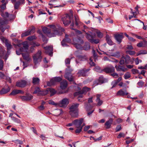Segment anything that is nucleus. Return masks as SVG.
Wrapping results in <instances>:
<instances>
[{"mask_svg": "<svg viewBox=\"0 0 147 147\" xmlns=\"http://www.w3.org/2000/svg\"><path fill=\"white\" fill-rule=\"evenodd\" d=\"M114 70V67L112 66L110 67H107L103 69V71L107 73L113 72Z\"/></svg>", "mask_w": 147, "mask_h": 147, "instance_id": "b1692460", "label": "nucleus"}, {"mask_svg": "<svg viewBox=\"0 0 147 147\" xmlns=\"http://www.w3.org/2000/svg\"><path fill=\"white\" fill-rule=\"evenodd\" d=\"M79 104L74 103L70 107L69 113L72 117H77L78 115V107Z\"/></svg>", "mask_w": 147, "mask_h": 147, "instance_id": "f03ea898", "label": "nucleus"}, {"mask_svg": "<svg viewBox=\"0 0 147 147\" xmlns=\"http://www.w3.org/2000/svg\"><path fill=\"white\" fill-rule=\"evenodd\" d=\"M99 82L101 83H103L107 81V80L105 79L102 76H100L99 77L98 79Z\"/></svg>", "mask_w": 147, "mask_h": 147, "instance_id": "4c0bfd02", "label": "nucleus"}, {"mask_svg": "<svg viewBox=\"0 0 147 147\" xmlns=\"http://www.w3.org/2000/svg\"><path fill=\"white\" fill-rule=\"evenodd\" d=\"M0 14L4 18H7L9 20H13L15 18V16L14 15L9 14L7 12L5 13L3 12L1 10H0Z\"/></svg>", "mask_w": 147, "mask_h": 147, "instance_id": "6e6552de", "label": "nucleus"}, {"mask_svg": "<svg viewBox=\"0 0 147 147\" xmlns=\"http://www.w3.org/2000/svg\"><path fill=\"white\" fill-rule=\"evenodd\" d=\"M12 40L13 42H15L16 44H18L17 45H16L15 43L13 44V45L16 47L18 46L19 47H20L22 44L19 43V41L18 40L15 38H12Z\"/></svg>", "mask_w": 147, "mask_h": 147, "instance_id": "c9c22d12", "label": "nucleus"}, {"mask_svg": "<svg viewBox=\"0 0 147 147\" xmlns=\"http://www.w3.org/2000/svg\"><path fill=\"white\" fill-rule=\"evenodd\" d=\"M10 90V88L9 87L6 88H3L0 91V94L2 95L5 94L8 92Z\"/></svg>", "mask_w": 147, "mask_h": 147, "instance_id": "c756f323", "label": "nucleus"}, {"mask_svg": "<svg viewBox=\"0 0 147 147\" xmlns=\"http://www.w3.org/2000/svg\"><path fill=\"white\" fill-rule=\"evenodd\" d=\"M91 42V43H94L95 44H97L99 42V40L98 39H94L93 38Z\"/></svg>", "mask_w": 147, "mask_h": 147, "instance_id": "69168bd1", "label": "nucleus"}, {"mask_svg": "<svg viewBox=\"0 0 147 147\" xmlns=\"http://www.w3.org/2000/svg\"><path fill=\"white\" fill-rule=\"evenodd\" d=\"M53 78L55 79V81H56L57 82H59L61 80V78L59 77H55Z\"/></svg>", "mask_w": 147, "mask_h": 147, "instance_id": "bf43d9fd", "label": "nucleus"}, {"mask_svg": "<svg viewBox=\"0 0 147 147\" xmlns=\"http://www.w3.org/2000/svg\"><path fill=\"white\" fill-rule=\"evenodd\" d=\"M74 33L76 36H78V34H81V32L79 30H77L76 29H74V31L73 32Z\"/></svg>", "mask_w": 147, "mask_h": 147, "instance_id": "6e6d98bb", "label": "nucleus"}, {"mask_svg": "<svg viewBox=\"0 0 147 147\" xmlns=\"http://www.w3.org/2000/svg\"><path fill=\"white\" fill-rule=\"evenodd\" d=\"M93 69L94 71L99 73H101L103 71V69L101 70L100 67L99 66L96 67L94 68Z\"/></svg>", "mask_w": 147, "mask_h": 147, "instance_id": "ea45409f", "label": "nucleus"}, {"mask_svg": "<svg viewBox=\"0 0 147 147\" xmlns=\"http://www.w3.org/2000/svg\"><path fill=\"white\" fill-rule=\"evenodd\" d=\"M75 20V24L77 26H79L82 24L81 23L79 20V18L78 16L77 15L74 16Z\"/></svg>", "mask_w": 147, "mask_h": 147, "instance_id": "7c9ffc66", "label": "nucleus"}, {"mask_svg": "<svg viewBox=\"0 0 147 147\" xmlns=\"http://www.w3.org/2000/svg\"><path fill=\"white\" fill-rule=\"evenodd\" d=\"M144 82L142 81L139 82L137 83L138 85L139 86V87H142L144 84Z\"/></svg>", "mask_w": 147, "mask_h": 147, "instance_id": "052dcab7", "label": "nucleus"}, {"mask_svg": "<svg viewBox=\"0 0 147 147\" xmlns=\"http://www.w3.org/2000/svg\"><path fill=\"white\" fill-rule=\"evenodd\" d=\"M96 102H97V105L98 106H100L102 104L103 101L100 99L99 100H96Z\"/></svg>", "mask_w": 147, "mask_h": 147, "instance_id": "680f3d73", "label": "nucleus"}, {"mask_svg": "<svg viewBox=\"0 0 147 147\" xmlns=\"http://www.w3.org/2000/svg\"><path fill=\"white\" fill-rule=\"evenodd\" d=\"M40 79L37 77H33L32 78V83L35 84H37L39 83Z\"/></svg>", "mask_w": 147, "mask_h": 147, "instance_id": "e433bc0d", "label": "nucleus"}, {"mask_svg": "<svg viewBox=\"0 0 147 147\" xmlns=\"http://www.w3.org/2000/svg\"><path fill=\"white\" fill-rule=\"evenodd\" d=\"M115 67L117 71L125 72L127 70V69L126 68L125 66L123 65H119L117 66L116 65Z\"/></svg>", "mask_w": 147, "mask_h": 147, "instance_id": "6ab92c4d", "label": "nucleus"}, {"mask_svg": "<svg viewBox=\"0 0 147 147\" xmlns=\"http://www.w3.org/2000/svg\"><path fill=\"white\" fill-rule=\"evenodd\" d=\"M7 18V20H5L4 22L1 21L0 22V29L1 30V31L2 32H3L5 30V28H4L3 27V25L4 24H7L8 23V21H10V20H9L7 18Z\"/></svg>", "mask_w": 147, "mask_h": 147, "instance_id": "5701e85b", "label": "nucleus"}, {"mask_svg": "<svg viewBox=\"0 0 147 147\" xmlns=\"http://www.w3.org/2000/svg\"><path fill=\"white\" fill-rule=\"evenodd\" d=\"M84 48L85 50H87L90 49V45L89 42H86L85 43Z\"/></svg>", "mask_w": 147, "mask_h": 147, "instance_id": "a19ab883", "label": "nucleus"}, {"mask_svg": "<svg viewBox=\"0 0 147 147\" xmlns=\"http://www.w3.org/2000/svg\"><path fill=\"white\" fill-rule=\"evenodd\" d=\"M89 64L91 66H94L95 65V63L92 61L91 58L90 59Z\"/></svg>", "mask_w": 147, "mask_h": 147, "instance_id": "338daca9", "label": "nucleus"}, {"mask_svg": "<svg viewBox=\"0 0 147 147\" xmlns=\"http://www.w3.org/2000/svg\"><path fill=\"white\" fill-rule=\"evenodd\" d=\"M147 53V51L144 50H141L138 52L136 56H138L141 54H145Z\"/></svg>", "mask_w": 147, "mask_h": 147, "instance_id": "79ce46f5", "label": "nucleus"}, {"mask_svg": "<svg viewBox=\"0 0 147 147\" xmlns=\"http://www.w3.org/2000/svg\"><path fill=\"white\" fill-rule=\"evenodd\" d=\"M31 34V31H30V30H28L22 33L21 37H23L30 35Z\"/></svg>", "mask_w": 147, "mask_h": 147, "instance_id": "58836bf2", "label": "nucleus"}, {"mask_svg": "<svg viewBox=\"0 0 147 147\" xmlns=\"http://www.w3.org/2000/svg\"><path fill=\"white\" fill-rule=\"evenodd\" d=\"M122 58H124L125 59V63L126 64H132L134 60V59L133 60H131L130 57L128 55H126L125 56H122Z\"/></svg>", "mask_w": 147, "mask_h": 147, "instance_id": "dca6fc26", "label": "nucleus"}, {"mask_svg": "<svg viewBox=\"0 0 147 147\" xmlns=\"http://www.w3.org/2000/svg\"><path fill=\"white\" fill-rule=\"evenodd\" d=\"M113 119H109L105 123V125L106 128L107 129H109L111 127V124L112 123Z\"/></svg>", "mask_w": 147, "mask_h": 147, "instance_id": "bb28decb", "label": "nucleus"}, {"mask_svg": "<svg viewBox=\"0 0 147 147\" xmlns=\"http://www.w3.org/2000/svg\"><path fill=\"white\" fill-rule=\"evenodd\" d=\"M55 113L57 115H59L62 114L63 113V112L62 109H57L56 110Z\"/></svg>", "mask_w": 147, "mask_h": 147, "instance_id": "a18cd8bd", "label": "nucleus"}, {"mask_svg": "<svg viewBox=\"0 0 147 147\" xmlns=\"http://www.w3.org/2000/svg\"><path fill=\"white\" fill-rule=\"evenodd\" d=\"M131 77L130 74L129 72L126 73L124 76V78L125 79H127Z\"/></svg>", "mask_w": 147, "mask_h": 147, "instance_id": "09e8293b", "label": "nucleus"}, {"mask_svg": "<svg viewBox=\"0 0 147 147\" xmlns=\"http://www.w3.org/2000/svg\"><path fill=\"white\" fill-rule=\"evenodd\" d=\"M68 68L66 69V72L64 77L66 79H67L69 81H72L73 80L74 78L71 72L73 71V70L70 69V67L68 66Z\"/></svg>", "mask_w": 147, "mask_h": 147, "instance_id": "423d86ee", "label": "nucleus"}, {"mask_svg": "<svg viewBox=\"0 0 147 147\" xmlns=\"http://www.w3.org/2000/svg\"><path fill=\"white\" fill-rule=\"evenodd\" d=\"M77 58L76 60V62L77 63H79L80 61H85L87 59V57L85 56L78 55L77 56Z\"/></svg>", "mask_w": 147, "mask_h": 147, "instance_id": "4be33fe9", "label": "nucleus"}, {"mask_svg": "<svg viewBox=\"0 0 147 147\" xmlns=\"http://www.w3.org/2000/svg\"><path fill=\"white\" fill-rule=\"evenodd\" d=\"M73 15L69 16L68 14H65L62 18L61 20L65 26H67L70 23L72 20Z\"/></svg>", "mask_w": 147, "mask_h": 147, "instance_id": "7ed1b4c3", "label": "nucleus"}, {"mask_svg": "<svg viewBox=\"0 0 147 147\" xmlns=\"http://www.w3.org/2000/svg\"><path fill=\"white\" fill-rule=\"evenodd\" d=\"M67 86V83L66 80H64L61 82L60 87L61 89H63L66 88Z\"/></svg>", "mask_w": 147, "mask_h": 147, "instance_id": "c85d7f7f", "label": "nucleus"}, {"mask_svg": "<svg viewBox=\"0 0 147 147\" xmlns=\"http://www.w3.org/2000/svg\"><path fill=\"white\" fill-rule=\"evenodd\" d=\"M106 39L107 43L109 45H112L113 43V42L111 40L110 37L108 35H106Z\"/></svg>", "mask_w": 147, "mask_h": 147, "instance_id": "2f4dec72", "label": "nucleus"}, {"mask_svg": "<svg viewBox=\"0 0 147 147\" xmlns=\"http://www.w3.org/2000/svg\"><path fill=\"white\" fill-rule=\"evenodd\" d=\"M32 45H33L32 46L30 47V51L31 52H32L34 49V47L35 46H38L39 45V44H36L34 42H33Z\"/></svg>", "mask_w": 147, "mask_h": 147, "instance_id": "c03bdc74", "label": "nucleus"}, {"mask_svg": "<svg viewBox=\"0 0 147 147\" xmlns=\"http://www.w3.org/2000/svg\"><path fill=\"white\" fill-rule=\"evenodd\" d=\"M21 4V3L19 1H16V2L15 3V4H14V7L15 9H18Z\"/></svg>", "mask_w": 147, "mask_h": 147, "instance_id": "37998d69", "label": "nucleus"}, {"mask_svg": "<svg viewBox=\"0 0 147 147\" xmlns=\"http://www.w3.org/2000/svg\"><path fill=\"white\" fill-rule=\"evenodd\" d=\"M22 91L20 90H15L12 91L11 93L9 94L10 95H12L14 96L17 94L21 92Z\"/></svg>", "mask_w": 147, "mask_h": 147, "instance_id": "f704fd0d", "label": "nucleus"}, {"mask_svg": "<svg viewBox=\"0 0 147 147\" xmlns=\"http://www.w3.org/2000/svg\"><path fill=\"white\" fill-rule=\"evenodd\" d=\"M118 83L117 82L115 81V80L112 82L111 84L112 86L111 88H112L115 87Z\"/></svg>", "mask_w": 147, "mask_h": 147, "instance_id": "5fc2aeb1", "label": "nucleus"}, {"mask_svg": "<svg viewBox=\"0 0 147 147\" xmlns=\"http://www.w3.org/2000/svg\"><path fill=\"white\" fill-rule=\"evenodd\" d=\"M22 45L23 47L20 48L19 50L16 51V53L17 55H20L22 52L26 51L28 49V46L27 42H24L22 43Z\"/></svg>", "mask_w": 147, "mask_h": 147, "instance_id": "1a4fd4ad", "label": "nucleus"}, {"mask_svg": "<svg viewBox=\"0 0 147 147\" xmlns=\"http://www.w3.org/2000/svg\"><path fill=\"white\" fill-rule=\"evenodd\" d=\"M90 89V88H88L86 87H84L81 91L77 92L74 93V96H76L78 95V99L79 101H82V100H81L80 98H82L83 97V96L82 95V94H85L86 93L89 91Z\"/></svg>", "mask_w": 147, "mask_h": 147, "instance_id": "20e7f679", "label": "nucleus"}, {"mask_svg": "<svg viewBox=\"0 0 147 147\" xmlns=\"http://www.w3.org/2000/svg\"><path fill=\"white\" fill-rule=\"evenodd\" d=\"M73 44L77 49H80L82 48L81 45L84 42L82 39L80 38L73 39Z\"/></svg>", "mask_w": 147, "mask_h": 147, "instance_id": "39448f33", "label": "nucleus"}, {"mask_svg": "<svg viewBox=\"0 0 147 147\" xmlns=\"http://www.w3.org/2000/svg\"><path fill=\"white\" fill-rule=\"evenodd\" d=\"M115 40L119 44H120L123 38V36L122 34H117L115 35Z\"/></svg>", "mask_w": 147, "mask_h": 147, "instance_id": "a211bd4d", "label": "nucleus"}, {"mask_svg": "<svg viewBox=\"0 0 147 147\" xmlns=\"http://www.w3.org/2000/svg\"><path fill=\"white\" fill-rule=\"evenodd\" d=\"M27 82L25 80H21L17 82L16 83V86L19 87L23 88L26 85Z\"/></svg>", "mask_w": 147, "mask_h": 147, "instance_id": "2eb2a0df", "label": "nucleus"}, {"mask_svg": "<svg viewBox=\"0 0 147 147\" xmlns=\"http://www.w3.org/2000/svg\"><path fill=\"white\" fill-rule=\"evenodd\" d=\"M76 128H77V129H76L75 131V133H79L82 131V127H80Z\"/></svg>", "mask_w": 147, "mask_h": 147, "instance_id": "864d4df0", "label": "nucleus"}, {"mask_svg": "<svg viewBox=\"0 0 147 147\" xmlns=\"http://www.w3.org/2000/svg\"><path fill=\"white\" fill-rule=\"evenodd\" d=\"M137 46L139 47H144V46L143 45V43L142 42H141L137 44Z\"/></svg>", "mask_w": 147, "mask_h": 147, "instance_id": "774afa93", "label": "nucleus"}, {"mask_svg": "<svg viewBox=\"0 0 147 147\" xmlns=\"http://www.w3.org/2000/svg\"><path fill=\"white\" fill-rule=\"evenodd\" d=\"M22 55L24 59L25 60L27 61H30L31 60V59L30 57L29 54L28 53H22Z\"/></svg>", "mask_w": 147, "mask_h": 147, "instance_id": "a878e982", "label": "nucleus"}, {"mask_svg": "<svg viewBox=\"0 0 147 147\" xmlns=\"http://www.w3.org/2000/svg\"><path fill=\"white\" fill-rule=\"evenodd\" d=\"M45 92V90L41 91L40 88L37 87L35 88V90L33 94H37L38 96H44L46 95V93Z\"/></svg>", "mask_w": 147, "mask_h": 147, "instance_id": "f8f14e48", "label": "nucleus"}, {"mask_svg": "<svg viewBox=\"0 0 147 147\" xmlns=\"http://www.w3.org/2000/svg\"><path fill=\"white\" fill-rule=\"evenodd\" d=\"M128 93L126 91H124L122 90H121L118 91L117 94V96H123L125 95H127Z\"/></svg>", "mask_w": 147, "mask_h": 147, "instance_id": "473e14b6", "label": "nucleus"}, {"mask_svg": "<svg viewBox=\"0 0 147 147\" xmlns=\"http://www.w3.org/2000/svg\"><path fill=\"white\" fill-rule=\"evenodd\" d=\"M86 37L90 42L91 41L93 38V37L90 34L87 33L86 34Z\"/></svg>", "mask_w": 147, "mask_h": 147, "instance_id": "de8ad7c7", "label": "nucleus"}, {"mask_svg": "<svg viewBox=\"0 0 147 147\" xmlns=\"http://www.w3.org/2000/svg\"><path fill=\"white\" fill-rule=\"evenodd\" d=\"M45 50V52L50 56H52L53 54V47L52 46H47L44 47Z\"/></svg>", "mask_w": 147, "mask_h": 147, "instance_id": "ddd939ff", "label": "nucleus"}, {"mask_svg": "<svg viewBox=\"0 0 147 147\" xmlns=\"http://www.w3.org/2000/svg\"><path fill=\"white\" fill-rule=\"evenodd\" d=\"M69 103L68 99L65 98L59 101L58 103V105L60 107H66Z\"/></svg>", "mask_w": 147, "mask_h": 147, "instance_id": "9d476101", "label": "nucleus"}, {"mask_svg": "<svg viewBox=\"0 0 147 147\" xmlns=\"http://www.w3.org/2000/svg\"><path fill=\"white\" fill-rule=\"evenodd\" d=\"M41 52L39 51L33 57V60L35 64H38L41 61L42 57L41 56Z\"/></svg>", "mask_w": 147, "mask_h": 147, "instance_id": "0eeeda50", "label": "nucleus"}, {"mask_svg": "<svg viewBox=\"0 0 147 147\" xmlns=\"http://www.w3.org/2000/svg\"><path fill=\"white\" fill-rule=\"evenodd\" d=\"M57 82L56 81H55L54 78H53L50 80V82H48L47 84L48 86H50L55 84Z\"/></svg>", "mask_w": 147, "mask_h": 147, "instance_id": "72a5a7b5", "label": "nucleus"}, {"mask_svg": "<svg viewBox=\"0 0 147 147\" xmlns=\"http://www.w3.org/2000/svg\"><path fill=\"white\" fill-rule=\"evenodd\" d=\"M11 119L13 120L14 122L17 123H20L21 121L18 118H17L13 117H12L11 118Z\"/></svg>", "mask_w": 147, "mask_h": 147, "instance_id": "49530a36", "label": "nucleus"}, {"mask_svg": "<svg viewBox=\"0 0 147 147\" xmlns=\"http://www.w3.org/2000/svg\"><path fill=\"white\" fill-rule=\"evenodd\" d=\"M126 53L129 54L130 55H134L136 53L135 51H126Z\"/></svg>", "mask_w": 147, "mask_h": 147, "instance_id": "3c124183", "label": "nucleus"}, {"mask_svg": "<svg viewBox=\"0 0 147 147\" xmlns=\"http://www.w3.org/2000/svg\"><path fill=\"white\" fill-rule=\"evenodd\" d=\"M96 33L97 34V35L98 37L100 38H101L102 37V34L100 31L97 30V31H96Z\"/></svg>", "mask_w": 147, "mask_h": 147, "instance_id": "e2e57ef3", "label": "nucleus"}, {"mask_svg": "<svg viewBox=\"0 0 147 147\" xmlns=\"http://www.w3.org/2000/svg\"><path fill=\"white\" fill-rule=\"evenodd\" d=\"M0 38L1 40L3 43H5L6 42L8 41L4 37L2 36H0Z\"/></svg>", "mask_w": 147, "mask_h": 147, "instance_id": "603ef678", "label": "nucleus"}, {"mask_svg": "<svg viewBox=\"0 0 147 147\" xmlns=\"http://www.w3.org/2000/svg\"><path fill=\"white\" fill-rule=\"evenodd\" d=\"M83 119L82 118L80 119H75L73 121V123L75 125L76 127H82L81 125L83 122Z\"/></svg>", "mask_w": 147, "mask_h": 147, "instance_id": "9b49d317", "label": "nucleus"}, {"mask_svg": "<svg viewBox=\"0 0 147 147\" xmlns=\"http://www.w3.org/2000/svg\"><path fill=\"white\" fill-rule=\"evenodd\" d=\"M48 26L51 28L50 30L47 27H44L42 28V31L49 37L61 35L64 31V29L59 26L50 25Z\"/></svg>", "mask_w": 147, "mask_h": 147, "instance_id": "f257e3e1", "label": "nucleus"}, {"mask_svg": "<svg viewBox=\"0 0 147 147\" xmlns=\"http://www.w3.org/2000/svg\"><path fill=\"white\" fill-rule=\"evenodd\" d=\"M68 36L66 34L65 35V39H63L61 42L62 45L63 47H67L68 45L66 44L67 42H70L71 40L69 39L68 38Z\"/></svg>", "mask_w": 147, "mask_h": 147, "instance_id": "f3484780", "label": "nucleus"}, {"mask_svg": "<svg viewBox=\"0 0 147 147\" xmlns=\"http://www.w3.org/2000/svg\"><path fill=\"white\" fill-rule=\"evenodd\" d=\"M36 38V37L34 35H33V36H30L28 37L27 39H28V40H30V41H31V40H32L33 39H35Z\"/></svg>", "mask_w": 147, "mask_h": 147, "instance_id": "4d7b16f0", "label": "nucleus"}, {"mask_svg": "<svg viewBox=\"0 0 147 147\" xmlns=\"http://www.w3.org/2000/svg\"><path fill=\"white\" fill-rule=\"evenodd\" d=\"M16 143H18L20 144H23V142L22 141L19 140H16L14 141H13Z\"/></svg>", "mask_w": 147, "mask_h": 147, "instance_id": "13d9d810", "label": "nucleus"}, {"mask_svg": "<svg viewBox=\"0 0 147 147\" xmlns=\"http://www.w3.org/2000/svg\"><path fill=\"white\" fill-rule=\"evenodd\" d=\"M45 92H45L46 93V94L50 92L51 93V96H52L55 94L56 92L55 90L53 88H47L46 90H45Z\"/></svg>", "mask_w": 147, "mask_h": 147, "instance_id": "412c9836", "label": "nucleus"}, {"mask_svg": "<svg viewBox=\"0 0 147 147\" xmlns=\"http://www.w3.org/2000/svg\"><path fill=\"white\" fill-rule=\"evenodd\" d=\"M125 63V59L124 58H122L121 57V60H120L119 63L120 65H122L123 64Z\"/></svg>", "mask_w": 147, "mask_h": 147, "instance_id": "0e129e2a", "label": "nucleus"}, {"mask_svg": "<svg viewBox=\"0 0 147 147\" xmlns=\"http://www.w3.org/2000/svg\"><path fill=\"white\" fill-rule=\"evenodd\" d=\"M90 70L89 69H83L80 70L78 74L80 76H85L86 75L87 73Z\"/></svg>", "mask_w": 147, "mask_h": 147, "instance_id": "aec40b11", "label": "nucleus"}, {"mask_svg": "<svg viewBox=\"0 0 147 147\" xmlns=\"http://www.w3.org/2000/svg\"><path fill=\"white\" fill-rule=\"evenodd\" d=\"M6 47H7V49L8 50L10 49L11 47V45L10 43H9L8 41L6 42V43H5Z\"/></svg>", "mask_w": 147, "mask_h": 147, "instance_id": "8fccbe9b", "label": "nucleus"}, {"mask_svg": "<svg viewBox=\"0 0 147 147\" xmlns=\"http://www.w3.org/2000/svg\"><path fill=\"white\" fill-rule=\"evenodd\" d=\"M33 98V96L31 95L29 96H21V98L23 100L28 101L32 99Z\"/></svg>", "mask_w": 147, "mask_h": 147, "instance_id": "cd10ccee", "label": "nucleus"}, {"mask_svg": "<svg viewBox=\"0 0 147 147\" xmlns=\"http://www.w3.org/2000/svg\"><path fill=\"white\" fill-rule=\"evenodd\" d=\"M109 56H114L118 58L120 57L119 53L118 52H116L115 53H113L111 52V51L109 50L107 52Z\"/></svg>", "mask_w": 147, "mask_h": 147, "instance_id": "393cba45", "label": "nucleus"}, {"mask_svg": "<svg viewBox=\"0 0 147 147\" xmlns=\"http://www.w3.org/2000/svg\"><path fill=\"white\" fill-rule=\"evenodd\" d=\"M92 97H91L88 98V103H85L84 104V107L87 111L90 110L92 108V106L89 104L90 103L92 102Z\"/></svg>", "mask_w": 147, "mask_h": 147, "instance_id": "4468645a", "label": "nucleus"}]
</instances>
